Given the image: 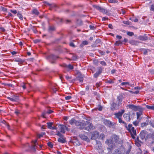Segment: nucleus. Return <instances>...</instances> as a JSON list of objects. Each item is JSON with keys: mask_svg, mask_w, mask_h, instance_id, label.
<instances>
[{"mask_svg": "<svg viewBox=\"0 0 154 154\" xmlns=\"http://www.w3.org/2000/svg\"><path fill=\"white\" fill-rule=\"evenodd\" d=\"M78 123V126L79 127V128L80 129H84L89 131L94 128L93 124L88 122L82 120Z\"/></svg>", "mask_w": 154, "mask_h": 154, "instance_id": "nucleus-1", "label": "nucleus"}, {"mask_svg": "<svg viewBox=\"0 0 154 154\" xmlns=\"http://www.w3.org/2000/svg\"><path fill=\"white\" fill-rule=\"evenodd\" d=\"M140 137L143 140L146 141L148 138L154 139V133L148 134L147 132L145 130L141 131L140 134Z\"/></svg>", "mask_w": 154, "mask_h": 154, "instance_id": "nucleus-2", "label": "nucleus"}, {"mask_svg": "<svg viewBox=\"0 0 154 154\" xmlns=\"http://www.w3.org/2000/svg\"><path fill=\"white\" fill-rule=\"evenodd\" d=\"M126 129L130 133L132 138L135 139L137 136L136 131V130L134 129V128L132 126V125L129 124Z\"/></svg>", "mask_w": 154, "mask_h": 154, "instance_id": "nucleus-3", "label": "nucleus"}, {"mask_svg": "<svg viewBox=\"0 0 154 154\" xmlns=\"http://www.w3.org/2000/svg\"><path fill=\"white\" fill-rule=\"evenodd\" d=\"M59 58V57L58 56H55L53 54H51L48 56L47 58L51 63L52 64H54L56 63V59Z\"/></svg>", "mask_w": 154, "mask_h": 154, "instance_id": "nucleus-4", "label": "nucleus"}, {"mask_svg": "<svg viewBox=\"0 0 154 154\" xmlns=\"http://www.w3.org/2000/svg\"><path fill=\"white\" fill-rule=\"evenodd\" d=\"M93 6L94 8L97 9L100 12L103 13V14H107L108 13H109V11H108L98 5H93Z\"/></svg>", "mask_w": 154, "mask_h": 154, "instance_id": "nucleus-5", "label": "nucleus"}, {"mask_svg": "<svg viewBox=\"0 0 154 154\" xmlns=\"http://www.w3.org/2000/svg\"><path fill=\"white\" fill-rule=\"evenodd\" d=\"M125 110L122 109L121 111H119L117 113H115L114 114L115 117L118 119L119 121L120 119H122V114L124 113Z\"/></svg>", "mask_w": 154, "mask_h": 154, "instance_id": "nucleus-6", "label": "nucleus"}, {"mask_svg": "<svg viewBox=\"0 0 154 154\" xmlns=\"http://www.w3.org/2000/svg\"><path fill=\"white\" fill-rule=\"evenodd\" d=\"M99 134L98 131H95L92 132L91 134V139L93 140H95L97 139L99 137Z\"/></svg>", "mask_w": 154, "mask_h": 154, "instance_id": "nucleus-7", "label": "nucleus"}, {"mask_svg": "<svg viewBox=\"0 0 154 154\" xmlns=\"http://www.w3.org/2000/svg\"><path fill=\"white\" fill-rule=\"evenodd\" d=\"M69 122L72 127L77 126V121L75 118H72L69 121Z\"/></svg>", "mask_w": 154, "mask_h": 154, "instance_id": "nucleus-8", "label": "nucleus"}, {"mask_svg": "<svg viewBox=\"0 0 154 154\" xmlns=\"http://www.w3.org/2000/svg\"><path fill=\"white\" fill-rule=\"evenodd\" d=\"M98 71L94 74V78H97L101 74L102 71V69L101 67H97Z\"/></svg>", "mask_w": 154, "mask_h": 154, "instance_id": "nucleus-9", "label": "nucleus"}, {"mask_svg": "<svg viewBox=\"0 0 154 154\" xmlns=\"http://www.w3.org/2000/svg\"><path fill=\"white\" fill-rule=\"evenodd\" d=\"M119 137L117 135L113 134L112 137L111 141H113L116 143H119Z\"/></svg>", "mask_w": 154, "mask_h": 154, "instance_id": "nucleus-10", "label": "nucleus"}, {"mask_svg": "<svg viewBox=\"0 0 154 154\" xmlns=\"http://www.w3.org/2000/svg\"><path fill=\"white\" fill-rule=\"evenodd\" d=\"M84 75L78 71V80L82 83L84 80Z\"/></svg>", "mask_w": 154, "mask_h": 154, "instance_id": "nucleus-11", "label": "nucleus"}, {"mask_svg": "<svg viewBox=\"0 0 154 154\" xmlns=\"http://www.w3.org/2000/svg\"><path fill=\"white\" fill-rule=\"evenodd\" d=\"M127 108H128L131 109L134 111L137 110V107L133 104H129L126 106Z\"/></svg>", "mask_w": 154, "mask_h": 154, "instance_id": "nucleus-12", "label": "nucleus"}, {"mask_svg": "<svg viewBox=\"0 0 154 154\" xmlns=\"http://www.w3.org/2000/svg\"><path fill=\"white\" fill-rule=\"evenodd\" d=\"M118 104L113 102L111 105L110 109L111 110L114 111L118 109Z\"/></svg>", "mask_w": 154, "mask_h": 154, "instance_id": "nucleus-13", "label": "nucleus"}, {"mask_svg": "<svg viewBox=\"0 0 154 154\" xmlns=\"http://www.w3.org/2000/svg\"><path fill=\"white\" fill-rule=\"evenodd\" d=\"M130 112L128 113H125L123 115V117L126 121L129 122L131 121Z\"/></svg>", "mask_w": 154, "mask_h": 154, "instance_id": "nucleus-14", "label": "nucleus"}, {"mask_svg": "<svg viewBox=\"0 0 154 154\" xmlns=\"http://www.w3.org/2000/svg\"><path fill=\"white\" fill-rule=\"evenodd\" d=\"M96 144L95 146V148L96 149H99L102 147V144L101 142L99 141L96 140Z\"/></svg>", "mask_w": 154, "mask_h": 154, "instance_id": "nucleus-15", "label": "nucleus"}, {"mask_svg": "<svg viewBox=\"0 0 154 154\" xmlns=\"http://www.w3.org/2000/svg\"><path fill=\"white\" fill-rule=\"evenodd\" d=\"M79 136L81 139L85 140L87 142L89 141V139L87 136L82 134H79Z\"/></svg>", "mask_w": 154, "mask_h": 154, "instance_id": "nucleus-16", "label": "nucleus"}, {"mask_svg": "<svg viewBox=\"0 0 154 154\" xmlns=\"http://www.w3.org/2000/svg\"><path fill=\"white\" fill-rule=\"evenodd\" d=\"M63 66L64 67H65L66 69H68L70 70H72L73 69V66L70 64L67 65L66 64H63Z\"/></svg>", "mask_w": 154, "mask_h": 154, "instance_id": "nucleus-17", "label": "nucleus"}, {"mask_svg": "<svg viewBox=\"0 0 154 154\" xmlns=\"http://www.w3.org/2000/svg\"><path fill=\"white\" fill-rule=\"evenodd\" d=\"M66 138L64 137H59L58 139V141L60 143H63L66 142Z\"/></svg>", "mask_w": 154, "mask_h": 154, "instance_id": "nucleus-18", "label": "nucleus"}, {"mask_svg": "<svg viewBox=\"0 0 154 154\" xmlns=\"http://www.w3.org/2000/svg\"><path fill=\"white\" fill-rule=\"evenodd\" d=\"M60 127V132L63 134H65V128L66 125H59Z\"/></svg>", "mask_w": 154, "mask_h": 154, "instance_id": "nucleus-19", "label": "nucleus"}, {"mask_svg": "<svg viewBox=\"0 0 154 154\" xmlns=\"http://www.w3.org/2000/svg\"><path fill=\"white\" fill-rule=\"evenodd\" d=\"M32 14H34L36 16H38L40 14V13L38 10L36 8L33 9L32 11Z\"/></svg>", "mask_w": 154, "mask_h": 154, "instance_id": "nucleus-20", "label": "nucleus"}, {"mask_svg": "<svg viewBox=\"0 0 154 154\" xmlns=\"http://www.w3.org/2000/svg\"><path fill=\"white\" fill-rule=\"evenodd\" d=\"M118 106H120L122 103V99L121 97L118 96L117 98Z\"/></svg>", "mask_w": 154, "mask_h": 154, "instance_id": "nucleus-21", "label": "nucleus"}, {"mask_svg": "<svg viewBox=\"0 0 154 154\" xmlns=\"http://www.w3.org/2000/svg\"><path fill=\"white\" fill-rule=\"evenodd\" d=\"M143 110L142 109H140L139 111L136 112L137 116V119H138L140 116L142 114Z\"/></svg>", "mask_w": 154, "mask_h": 154, "instance_id": "nucleus-22", "label": "nucleus"}, {"mask_svg": "<svg viewBox=\"0 0 154 154\" xmlns=\"http://www.w3.org/2000/svg\"><path fill=\"white\" fill-rule=\"evenodd\" d=\"M119 122L120 124H123L124 126L126 128H127L128 126L127 125V123L125 122L122 120V119H120Z\"/></svg>", "mask_w": 154, "mask_h": 154, "instance_id": "nucleus-23", "label": "nucleus"}, {"mask_svg": "<svg viewBox=\"0 0 154 154\" xmlns=\"http://www.w3.org/2000/svg\"><path fill=\"white\" fill-rule=\"evenodd\" d=\"M17 16L21 20H23V16L20 13V12L18 11L17 14Z\"/></svg>", "mask_w": 154, "mask_h": 154, "instance_id": "nucleus-24", "label": "nucleus"}, {"mask_svg": "<svg viewBox=\"0 0 154 154\" xmlns=\"http://www.w3.org/2000/svg\"><path fill=\"white\" fill-rule=\"evenodd\" d=\"M139 39L143 40H146L147 39H148V37L147 36H140L139 37Z\"/></svg>", "mask_w": 154, "mask_h": 154, "instance_id": "nucleus-25", "label": "nucleus"}, {"mask_svg": "<svg viewBox=\"0 0 154 154\" xmlns=\"http://www.w3.org/2000/svg\"><path fill=\"white\" fill-rule=\"evenodd\" d=\"M15 61L21 64L23 63L25 61V60H23L21 58H18V59L16 60Z\"/></svg>", "mask_w": 154, "mask_h": 154, "instance_id": "nucleus-26", "label": "nucleus"}, {"mask_svg": "<svg viewBox=\"0 0 154 154\" xmlns=\"http://www.w3.org/2000/svg\"><path fill=\"white\" fill-rule=\"evenodd\" d=\"M122 42L120 40H118L117 41H116V42L114 43V45L116 46H118L120 45H121L122 44Z\"/></svg>", "mask_w": 154, "mask_h": 154, "instance_id": "nucleus-27", "label": "nucleus"}, {"mask_svg": "<svg viewBox=\"0 0 154 154\" xmlns=\"http://www.w3.org/2000/svg\"><path fill=\"white\" fill-rule=\"evenodd\" d=\"M146 107L147 109L152 110H154V105L152 106H149L148 105H146Z\"/></svg>", "mask_w": 154, "mask_h": 154, "instance_id": "nucleus-28", "label": "nucleus"}, {"mask_svg": "<svg viewBox=\"0 0 154 154\" xmlns=\"http://www.w3.org/2000/svg\"><path fill=\"white\" fill-rule=\"evenodd\" d=\"M129 19L132 21H134L135 22H137L138 21V19L137 18H134V17H130Z\"/></svg>", "mask_w": 154, "mask_h": 154, "instance_id": "nucleus-29", "label": "nucleus"}, {"mask_svg": "<svg viewBox=\"0 0 154 154\" xmlns=\"http://www.w3.org/2000/svg\"><path fill=\"white\" fill-rule=\"evenodd\" d=\"M47 125L48 128L49 129H51L52 127V125L53 124V123L52 122H47Z\"/></svg>", "mask_w": 154, "mask_h": 154, "instance_id": "nucleus-30", "label": "nucleus"}, {"mask_svg": "<svg viewBox=\"0 0 154 154\" xmlns=\"http://www.w3.org/2000/svg\"><path fill=\"white\" fill-rule=\"evenodd\" d=\"M17 98H11L10 97H7V98L10 100L12 101H16L17 100Z\"/></svg>", "mask_w": 154, "mask_h": 154, "instance_id": "nucleus-31", "label": "nucleus"}, {"mask_svg": "<svg viewBox=\"0 0 154 154\" xmlns=\"http://www.w3.org/2000/svg\"><path fill=\"white\" fill-rule=\"evenodd\" d=\"M122 23L125 24H126L127 25H130L131 24V22L130 21H129L128 20V21H125V20H123L122 21Z\"/></svg>", "mask_w": 154, "mask_h": 154, "instance_id": "nucleus-32", "label": "nucleus"}, {"mask_svg": "<svg viewBox=\"0 0 154 154\" xmlns=\"http://www.w3.org/2000/svg\"><path fill=\"white\" fill-rule=\"evenodd\" d=\"M106 83H109V84H112L114 83V82L113 80L109 79V80H106Z\"/></svg>", "mask_w": 154, "mask_h": 154, "instance_id": "nucleus-33", "label": "nucleus"}, {"mask_svg": "<svg viewBox=\"0 0 154 154\" xmlns=\"http://www.w3.org/2000/svg\"><path fill=\"white\" fill-rule=\"evenodd\" d=\"M83 24L82 21L81 20H78V26H81Z\"/></svg>", "mask_w": 154, "mask_h": 154, "instance_id": "nucleus-34", "label": "nucleus"}, {"mask_svg": "<svg viewBox=\"0 0 154 154\" xmlns=\"http://www.w3.org/2000/svg\"><path fill=\"white\" fill-rule=\"evenodd\" d=\"M131 44L133 45H137L139 44V42L135 41H133L131 42Z\"/></svg>", "mask_w": 154, "mask_h": 154, "instance_id": "nucleus-35", "label": "nucleus"}, {"mask_svg": "<svg viewBox=\"0 0 154 154\" xmlns=\"http://www.w3.org/2000/svg\"><path fill=\"white\" fill-rule=\"evenodd\" d=\"M98 52L101 55H104L105 54V52L104 51H101V50H99Z\"/></svg>", "mask_w": 154, "mask_h": 154, "instance_id": "nucleus-36", "label": "nucleus"}, {"mask_svg": "<svg viewBox=\"0 0 154 154\" xmlns=\"http://www.w3.org/2000/svg\"><path fill=\"white\" fill-rule=\"evenodd\" d=\"M48 30L49 31H54L55 30V28L54 26H50L49 27Z\"/></svg>", "mask_w": 154, "mask_h": 154, "instance_id": "nucleus-37", "label": "nucleus"}, {"mask_svg": "<svg viewBox=\"0 0 154 154\" xmlns=\"http://www.w3.org/2000/svg\"><path fill=\"white\" fill-rule=\"evenodd\" d=\"M108 1L109 3H116L118 2L117 0H108Z\"/></svg>", "mask_w": 154, "mask_h": 154, "instance_id": "nucleus-38", "label": "nucleus"}, {"mask_svg": "<svg viewBox=\"0 0 154 154\" xmlns=\"http://www.w3.org/2000/svg\"><path fill=\"white\" fill-rule=\"evenodd\" d=\"M37 142V140H35L32 141V142L34 144V145L33 146V149H35V146H36V143Z\"/></svg>", "mask_w": 154, "mask_h": 154, "instance_id": "nucleus-39", "label": "nucleus"}, {"mask_svg": "<svg viewBox=\"0 0 154 154\" xmlns=\"http://www.w3.org/2000/svg\"><path fill=\"white\" fill-rule=\"evenodd\" d=\"M149 9L150 11H154V3H153L151 5Z\"/></svg>", "mask_w": 154, "mask_h": 154, "instance_id": "nucleus-40", "label": "nucleus"}, {"mask_svg": "<svg viewBox=\"0 0 154 154\" xmlns=\"http://www.w3.org/2000/svg\"><path fill=\"white\" fill-rule=\"evenodd\" d=\"M10 11L14 14H17V10H10Z\"/></svg>", "mask_w": 154, "mask_h": 154, "instance_id": "nucleus-41", "label": "nucleus"}, {"mask_svg": "<svg viewBox=\"0 0 154 154\" xmlns=\"http://www.w3.org/2000/svg\"><path fill=\"white\" fill-rule=\"evenodd\" d=\"M56 135L60 137H64V135L61 134L59 131H57V133L56 134Z\"/></svg>", "mask_w": 154, "mask_h": 154, "instance_id": "nucleus-42", "label": "nucleus"}, {"mask_svg": "<svg viewBox=\"0 0 154 154\" xmlns=\"http://www.w3.org/2000/svg\"><path fill=\"white\" fill-rule=\"evenodd\" d=\"M100 64L103 66H106V63L104 61H101L100 62Z\"/></svg>", "mask_w": 154, "mask_h": 154, "instance_id": "nucleus-43", "label": "nucleus"}, {"mask_svg": "<svg viewBox=\"0 0 154 154\" xmlns=\"http://www.w3.org/2000/svg\"><path fill=\"white\" fill-rule=\"evenodd\" d=\"M47 144L48 146L51 148H52L53 147V145L51 142H49L47 143Z\"/></svg>", "mask_w": 154, "mask_h": 154, "instance_id": "nucleus-44", "label": "nucleus"}, {"mask_svg": "<svg viewBox=\"0 0 154 154\" xmlns=\"http://www.w3.org/2000/svg\"><path fill=\"white\" fill-rule=\"evenodd\" d=\"M127 34L130 36H132L134 35V33L133 32H127Z\"/></svg>", "mask_w": 154, "mask_h": 154, "instance_id": "nucleus-45", "label": "nucleus"}, {"mask_svg": "<svg viewBox=\"0 0 154 154\" xmlns=\"http://www.w3.org/2000/svg\"><path fill=\"white\" fill-rule=\"evenodd\" d=\"M129 85L130 86V85L129 84V83L128 82H122L121 83V85Z\"/></svg>", "mask_w": 154, "mask_h": 154, "instance_id": "nucleus-46", "label": "nucleus"}, {"mask_svg": "<svg viewBox=\"0 0 154 154\" xmlns=\"http://www.w3.org/2000/svg\"><path fill=\"white\" fill-rule=\"evenodd\" d=\"M99 136L101 139H103L105 137V135L103 134H100Z\"/></svg>", "mask_w": 154, "mask_h": 154, "instance_id": "nucleus-47", "label": "nucleus"}, {"mask_svg": "<svg viewBox=\"0 0 154 154\" xmlns=\"http://www.w3.org/2000/svg\"><path fill=\"white\" fill-rule=\"evenodd\" d=\"M2 10L4 12H7V8L3 7H1Z\"/></svg>", "mask_w": 154, "mask_h": 154, "instance_id": "nucleus-48", "label": "nucleus"}, {"mask_svg": "<svg viewBox=\"0 0 154 154\" xmlns=\"http://www.w3.org/2000/svg\"><path fill=\"white\" fill-rule=\"evenodd\" d=\"M5 29L3 27H0V32H5Z\"/></svg>", "mask_w": 154, "mask_h": 154, "instance_id": "nucleus-49", "label": "nucleus"}, {"mask_svg": "<svg viewBox=\"0 0 154 154\" xmlns=\"http://www.w3.org/2000/svg\"><path fill=\"white\" fill-rule=\"evenodd\" d=\"M46 114H47V113H46V112H43L42 113V116L44 118H45V115Z\"/></svg>", "mask_w": 154, "mask_h": 154, "instance_id": "nucleus-50", "label": "nucleus"}, {"mask_svg": "<svg viewBox=\"0 0 154 154\" xmlns=\"http://www.w3.org/2000/svg\"><path fill=\"white\" fill-rule=\"evenodd\" d=\"M89 27L91 29L94 30L95 29V27L93 25H90Z\"/></svg>", "mask_w": 154, "mask_h": 154, "instance_id": "nucleus-51", "label": "nucleus"}, {"mask_svg": "<svg viewBox=\"0 0 154 154\" xmlns=\"http://www.w3.org/2000/svg\"><path fill=\"white\" fill-rule=\"evenodd\" d=\"M94 64L96 65H97L98 63V61L97 60H94L93 61Z\"/></svg>", "mask_w": 154, "mask_h": 154, "instance_id": "nucleus-52", "label": "nucleus"}, {"mask_svg": "<svg viewBox=\"0 0 154 154\" xmlns=\"http://www.w3.org/2000/svg\"><path fill=\"white\" fill-rule=\"evenodd\" d=\"M82 43L84 45H87L88 43V42L86 40L83 41Z\"/></svg>", "mask_w": 154, "mask_h": 154, "instance_id": "nucleus-53", "label": "nucleus"}, {"mask_svg": "<svg viewBox=\"0 0 154 154\" xmlns=\"http://www.w3.org/2000/svg\"><path fill=\"white\" fill-rule=\"evenodd\" d=\"M71 96H68L65 97V99L66 100H69L71 98Z\"/></svg>", "mask_w": 154, "mask_h": 154, "instance_id": "nucleus-54", "label": "nucleus"}, {"mask_svg": "<svg viewBox=\"0 0 154 154\" xmlns=\"http://www.w3.org/2000/svg\"><path fill=\"white\" fill-rule=\"evenodd\" d=\"M133 124L135 126H137L138 125V123L136 121L133 122Z\"/></svg>", "mask_w": 154, "mask_h": 154, "instance_id": "nucleus-55", "label": "nucleus"}, {"mask_svg": "<svg viewBox=\"0 0 154 154\" xmlns=\"http://www.w3.org/2000/svg\"><path fill=\"white\" fill-rule=\"evenodd\" d=\"M72 142L73 144L75 146H77V143H76V140H72Z\"/></svg>", "mask_w": 154, "mask_h": 154, "instance_id": "nucleus-56", "label": "nucleus"}, {"mask_svg": "<svg viewBox=\"0 0 154 154\" xmlns=\"http://www.w3.org/2000/svg\"><path fill=\"white\" fill-rule=\"evenodd\" d=\"M108 20V18L106 17H103L102 18V21H106V20Z\"/></svg>", "mask_w": 154, "mask_h": 154, "instance_id": "nucleus-57", "label": "nucleus"}, {"mask_svg": "<svg viewBox=\"0 0 154 154\" xmlns=\"http://www.w3.org/2000/svg\"><path fill=\"white\" fill-rule=\"evenodd\" d=\"M53 111L51 110H49L48 111H46L47 114H49L53 112Z\"/></svg>", "mask_w": 154, "mask_h": 154, "instance_id": "nucleus-58", "label": "nucleus"}, {"mask_svg": "<svg viewBox=\"0 0 154 154\" xmlns=\"http://www.w3.org/2000/svg\"><path fill=\"white\" fill-rule=\"evenodd\" d=\"M149 72L151 74H154V69H150Z\"/></svg>", "mask_w": 154, "mask_h": 154, "instance_id": "nucleus-59", "label": "nucleus"}, {"mask_svg": "<svg viewBox=\"0 0 154 154\" xmlns=\"http://www.w3.org/2000/svg\"><path fill=\"white\" fill-rule=\"evenodd\" d=\"M101 85V84L100 82H97L96 84V87L98 88Z\"/></svg>", "mask_w": 154, "mask_h": 154, "instance_id": "nucleus-60", "label": "nucleus"}, {"mask_svg": "<svg viewBox=\"0 0 154 154\" xmlns=\"http://www.w3.org/2000/svg\"><path fill=\"white\" fill-rule=\"evenodd\" d=\"M63 119L65 121H66L69 119V117L64 116V117Z\"/></svg>", "mask_w": 154, "mask_h": 154, "instance_id": "nucleus-61", "label": "nucleus"}, {"mask_svg": "<svg viewBox=\"0 0 154 154\" xmlns=\"http://www.w3.org/2000/svg\"><path fill=\"white\" fill-rule=\"evenodd\" d=\"M8 16L9 17H14L13 15L10 12H8Z\"/></svg>", "mask_w": 154, "mask_h": 154, "instance_id": "nucleus-62", "label": "nucleus"}, {"mask_svg": "<svg viewBox=\"0 0 154 154\" xmlns=\"http://www.w3.org/2000/svg\"><path fill=\"white\" fill-rule=\"evenodd\" d=\"M116 37L119 40H120L122 38V36L119 35H117Z\"/></svg>", "mask_w": 154, "mask_h": 154, "instance_id": "nucleus-63", "label": "nucleus"}, {"mask_svg": "<svg viewBox=\"0 0 154 154\" xmlns=\"http://www.w3.org/2000/svg\"><path fill=\"white\" fill-rule=\"evenodd\" d=\"M108 27L109 28L111 29H112L113 28V26L111 24H109L108 25Z\"/></svg>", "mask_w": 154, "mask_h": 154, "instance_id": "nucleus-64", "label": "nucleus"}]
</instances>
